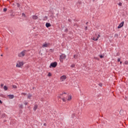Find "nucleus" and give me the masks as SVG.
Instances as JSON below:
<instances>
[{"label":"nucleus","instance_id":"obj_6","mask_svg":"<svg viewBox=\"0 0 128 128\" xmlns=\"http://www.w3.org/2000/svg\"><path fill=\"white\" fill-rule=\"evenodd\" d=\"M24 62H18V63H17L16 66L17 68H21L24 65Z\"/></svg>","mask_w":128,"mask_h":128},{"label":"nucleus","instance_id":"obj_21","mask_svg":"<svg viewBox=\"0 0 128 128\" xmlns=\"http://www.w3.org/2000/svg\"><path fill=\"white\" fill-rule=\"evenodd\" d=\"M118 5H119V6H122V2H119V3H118Z\"/></svg>","mask_w":128,"mask_h":128},{"label":"nucleus","instance_id":"obj_26","mask_svg":"<svg viewBox=\"0 0 128 128\" xmlns=\"http://www.w3.org/2000/svg\"><path fill=\"white\" fill-rule=\"evenodd\" d=\"M62 100L64 102H66V100L64 98H62Z\"/></svg>","mask_w":128,"mask_h":128},{"label":"nucleus","instance_id":"obj_36","mask_svg":"<svg viewBox=\"0 0 128 128\" xmlns=\"http://www.w3.org/2000/svg\"><path fill=\"white\" fill-rule=\"evenodd\" d=\"M88 22H86V24H88Z\"/></svg>","mask_w":128,"mask_h":128},{"label":"nucleus","instance_id":"obj_33","mask_svg":"<svg viewBox=\"0 0 128 128\" xmlns=\"http://www.w3.org/2000/svg\"><path fill=\"white\" fill-rule=\"evenodd\" d=\"M2 102L0 100V104H2Z\"/></svg>","mask_w":128,"mask_h":128},{"label":"nucleus","instance_id":"obj_34","mask_svg":"<svg viewBox=\"0 0 128 128\" xmlns=\"http://www.w3.org/2000/svg\"><path fill=\"white\" fill-rule=\"evenodd\" d=\"M44 126H46V124H44Z\"/></svg>","mask_w":128,"mask_h":128},{"label":"nucleus","instance_id":"obj_11","mask_svg":"<svg viewBox=\"0 0 128 128\" xmlns=\"http://www.w3.org/2000/svg\"><path fill=\"white\" fill-rule=\"evenodd\" d=\"M50 26H51L50 24L49 23V22H46V28H49V27H50Z\"/></svg>","mask_w":128,"mask_h":128},{"label":"nucleus","instance_id":"obj_22","mask_svg":"<svg viewBox=\"0 0 128 128\" xmlns=\"http://www.w3.org/2000/svg\"><path fill=\"white\" fill-rule=\"evenodd\" d=\"M16 4H17L18 8H20V4H19V3H17Z\"/></svg>","mask_w":128,"mask_h":128},{"label":"nucleus","instance_id":"obj_1","mask_svg":"<svg viewBox=\"0 0 128 128\" xmlns=\"http://www.w3.org/2000/svg\"><path fill=\"white\" fill-rule=\"evenodd\" d=\"M100 37V35L99 34H96L95 36H93V38H92V39L94 41H97L98 40V39Z\"/></svg>","mask_w":128,"mask_h":128},{"label":"nucleus","instance_id":"obj_31","mask_svg":"<svg viewBox=\"0 0 128 128\" xmlns=\"http://www.w3.org/2000/svg\"><path fill=\"white\" fill-rule=\"evenodd\" d=\"M99 86L102 87V84H99Z\"/></svg>","mask_w":128,"mask_h":128},{"label":"nucleus","instance_id":"obj_13","mask_svg":"<svg viewBox=\"0 0 128 128\" xmlns=\"http://www.w3.org/2000/svg\"><path fill=\"white\" fill-rule=\"evenodd\" d=\"M38 105H35L34 108V111H36V109L38 108Z\"/></svg>","mask_w":128,"mask_h":128},{"label":"nucleus","instance_id":"obj_27","mask_svg":"<svg viewBox=\"0 0 128 128\" xmlns=\"http://www.w3.org/2000/svg\"><path fill=\"white\" fill-rule=\"evenodd\" d=\"M24 105H26H26H27V104H28V102H24Z\"/></svg>","mask_w":128,"mask_h":128},{"label":"nucleus","instance_id":"obj_24","mask_svg":"<svg viewBox=\"0 0 128 128\" xmlns=\"http://www.w3.org/2000/svg\"><path fill=\"white\" fill-rule=\"evenodd\" d=\"M22 16L24 17H26V15H25V14L24 13H22Z\"/></svg>","mask_w":128,"mask_h":128},{"label":"nucleus","instance_id":"obj_32","mask_svg":"<svg viewBox=\"0 0 128 128\" xmlns=\"http://www.w3.org/2000/svg\"><path fill=\"white\" fill-rule=\"evenodd\" d=\"M0 86H1V87H2V86H4V84H2L0 85Z\"/></svg>","mask_w":128,"mask_h":128},{"label":"nucleus","instance_id":"obj_25","mask_svg":"<svg viewBox=\"0 0 128 128\" xmlns=\"http://www.w3.org/2000/svg\"><path fill=\"white\" fill-rule=\"evenodd\" d=\"M117 61H118V62H120V58H118Z\"/></svg>","mask_w":128,"mask_h":128},{"label":"nucleus","instance_id":"obj_8","mask_svg":"<svg viewBox=\"0 0 128 128\" xmlns=\"http://www.w3.org/2000/svg\"><path fill=\"white\" fill-rule=\"evenodd\" d=\"M124 24V22H122L121 23H120V24H119V26H118V28H122Z\"/></svg>","mask_w":128,"mask_h":128},{"label":"nucleus","instance_id":"obj_5","mask_svg":"<svg viewBox=\"0 0 128 128\" xmlns=\"http://www.w3.org/2000/svg\"><path fill=\"white\" fill-rule=\"evenodd\" d=\"M66 76L64 75L60 77V80L61 82H64L66 80Z\"/></svg>","mask_w":128,"mask_h":128},{"label":"nucleus","instance_id":"obj_10","mask_svg":"<svg viewBox=\"0 0 128 128\" xmlns=\"http://www.w3.org/2000/svg\"><path fill=\"white\" fill-rule=\"evenodd\" d=\"M38 16H35V15L32 16V19L33 20H38Z\"/></svg>","mask_w":128,"mask_h":128},{"label":"nucleus","instance_id":"obj_35","mask_svg":"<svg viewBox=\"0 0 128 128\" xmlns=\"http://www.w3.org/2000/svg\"><path fill=\"white\" fill-rule=\"evenodd\" d=\"M122 64V61L120 62V64Z\"/></svg>","mask_w":128,"mask_h":128},{"label":"nucleus","instance_id":"obj_4","mask_svg":"<svg viewBox=\"0 0 128 128\" xmlns=\"http://www.w3.org/2000/svg\"><path fill=\"white\" fill-rule=\"evenodd\" d=\"M57 66V62H53L52 63H51L50 68H56Z\"/></svg>","mask_w":128,"mask_h":128},{"label":"nucleus","instance_id":"obj_17","mask_svg":"<svg viewBox=\"0 0 128 128\" xmlns=\"http://www.w3.org/2000/svg\"><path fill=\"white\" fill-rule=\"evenodd\" d=\"M52 76V74H51L50 72H48V77H50V76Z\"/></svg>","mask_w":128,"mask_h":128},{"label":"nucleus","instance_id":"obj_14","mask_svg":"<svg viewBox=\"0 0 128 128\" xmlns=\"http://www.w3.org/2000/svg\"><path fill=\"white\" fill-rule=\"evenodd\" d=\"M32 96L30 94H29L28 96V99H30L31 97Z\"/></svg>","mask_w":128,"mask_h":128},{"label":"nucleus","instance_id":"obj_38","mask_svg":"<svg viewBox=\"0 0 128 128\" xmlns=\"http://www.w3.org/2000/svg\"><path fill=\"white\" fill-rule=\"evenodd\" d=\"M1 56H2V55H1Z\"/></svg>","mask_w":128,"mask_h":128},{"label":"nucleus","instance_id":"obj_29","mask_svg":"<svg viewBox=\"0 0 128 128\" xmlns=\"http://www.w3.org/2000/svg\"><path fill=\"white\" fill-rule=\"evenodd\" d=\"M26 94L25 93H22V96H23V95L25 96Z\"/></svg>","mask_w":128,"mask_h":128},{"label":"nucleus","instance_id":"obj_37","mask_svg":"<svg viewBox=\"0 0 128 128\" xmlns=\"http://www.w3.org/2000/svg\"><path fill=\"white\" fill-rule=\"evenodd\" d=\"M128 0H126V1H128Z\"/></svg>","mask_w":128,"mask_h":128},{"label":"nucleus","instance_id":"obj_30","mask_svg":"<svg viewBox=\"0 0 128 128\" xmlns=\"http://www.w3.org/2000/svg\"><path fill=\"white\" fill-rule=\"evenodd\" d=\"M85 30H88V26L85 27Z\"/></svg>","mask_w":128,"mask_h":128},{"label":"nucleus","instance_id":"obj_12","mask_svg":"<svg viewBox=\"0 0 128 128\" xmlns=\"http://www.w3.org/2000/svg\"><path fill=\"white\" fill-rule=\"evenodd\" d=\"M66 99L68 100V101H70L72 100V96H68Z\"/></svg>","mask_w":128,"mask_h":128},{"label":"nucleus","instance_id":"obj_15","mask_svg":"<svg viewBox=\"0 0 128 128\" xmlns=\"http://www.w3.org/2000/svg\"><path fill=\"white\" fill-rule=\"evenodd\" d=\"M4 89L5 91L7 90H8V88L5 86H4Z\"/></svg>","mask_w":128,"mask_h":128},{"label":"nucleus","instance_id":"obj_23","mask_svg":"<svg viewBox=\"0 0 128 128\" xmlns=\"http://www.w3.org/2000/svg\"><path fill=\"white\" fill-rule=\"evenodd\" d=\"M77 57H78V55H74V58H76Z\"/></svg>","mask_w":128,"mask_h":128},{"label":"nucleus","instance_id":"obj_9","mask_svg":"<svg viewBox=\"0 0 128 128\" xmlns=\"http://www.w3.org/2000/svg\"><path fill=\"white\" fill-rule=\"evenodd\" d=\"M8 96L9 99H12L14 98V96L12 94V95H8Z\"/></svg>","mask_w":128,"mask_h":128},{"label":"nucleus","instance_id":"obj_28","mask_svg":"<svg viewBox=\"0 0 128 128\" xmlns=\"http://www.w3.org/2000/svg\"><path fill=\"white\" fill-rule=\"evenodd\" d=\"M100 58H103L102 55H100Z\"/></svg>","mask_w":128,"mask_h":128},{"label":"nucleus","instance_id":"obj_3","mask_svg":"<svg viewBox=\"0 0 128 128\" xmlns=\"http://www.w3.org/2000/svg\"><path fill=\"white\" fill-rule=\"evenodd\" d=\"M66 56L65 54H62L61 55H60V60L61 62H62L63 60L66 59Z\"/></svg>","mask_w":128,"mask_h":128},{"label":"nucleus","instance_id":"obj_19","mask_svg":"<svg viewBox=\"0 0 128 128\" xmlns=\"http://www.w3.org/2000/svg\"><path fill=\"white\" fill-rule=\"evenodd\" d=\"M6 10H7L6 8H4V12H6Z\"/></svg>","mask_w":128,"mask_h":128},{"label":"nucleus","instance_id":"obj_7","mask_svg":"<svg viewBox=\"0 0 128 128\" xmlns=\"http://www.w3.org/2000/svg\"><path fill=\"white\" fill-rule=\"evenodd\" d=\"M50 46V43H46V42H45L44 44H43L42 47L43 48H48Z\"/></svg>","mask_w":128,"mask_h":128},{"label":"nucleus","instance_id":"obj_20","mask_svg":"<svg viewBox=\"0 0 128 128\" xmlns=\"http://www.w3.org/2000/svg\"><path fill=\"white\" fill-rule=\"evenodd\" d=\"M74 66H75V65H74V64H72V65H71V68H74Z\"/></svg>","mask_w":128,"mask_h":128},{"label":"nucleus","instance_id":"obj_18","mask_svg":"<svg viewBox=\"0 0 128 128\" xmlns=\"http://www.w3.org/2000/svg\"><path fill=\"white\" fill-rule=\"evenodd\" d=\"M12 88H17V86H15V85H13V86H12Z\"/></svg>","mask_w":128,"mask_h":128},{"label":"nucleus","instance_id":"obj_16","mask_svg":"<svg viewBox=\"0 0 128 128\" xmlns=\"http://www.w3.org/2000/svg\"><path fill=\"white\" fill-rule=\"evenodd\" d=\"M124 64L128 65V61H125V62H124Z\"/></svg>","mask_w":128,"mask_h":128},{"label":"nucleus","instance_id":"obj_2","mask_svg":"<svg viewBox=\"0 0 128 128\" xmlns=\"http://www.w3.org/2000/svg\"><path fill=\"white\" fill-rule=\"evenodd\" d=\"M26 52L27 51H26V50H24V51H22V52L19 53L18 56L20 58L24 57Z\"/></svg>","mask_w":128,"mask_h":128}]
</instances>
